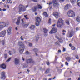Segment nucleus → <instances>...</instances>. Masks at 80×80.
<instances>
[{"mask_svg":"<svg viewBox=\"0 0 80 80\" xmlns=\"http://www.w3.org/2000/svg\"><path fill=\"white\" fill-rule=\"evenodd\" d=\"M18 43L20 47L19 49V52L21 53H22L24 50V49L25 48V46L24 44L22 43V42L19 41Z\"/></svg>","mask_w":80,"mask_h":80,"instance_id":"f257e3e1","label":"nucleus"},{"mask_svg":"<svg viewBox=\"0 0 80 80\" xmlns=\"http://www.w3.org/2000/svg\"><path fill=\"white\" fill-rule=\"evenodd\" d=\"M63 25V20L62 19H59L57 23V27L61 28Z\"/></svg>","mask_w":80,"mask_h":80,"instance_id":"f03ea898","label":"nucleus"},{"mask_svg":"<svg viewBox=\"0 0 80 80\" xmlns=\"http://www.w3.org/2000/svg\"><path fill=\"white\" fill-rule=\"evenodd\" d=\"M26 10V9L25 8L24 6L20 4L19 6V12H20L22 11L23 12H25Z\"/></svg>","mask_w":80,"mask_h":80,"instance_id":"7ed1b4c3","label":"nucleus"},{"mask_svg":"<svg viewBox=\"0 0 80 80\" xmlns=\"http://www.w3.org/2000/svg\"><path fill=\"white\" fill-rule=\"evenodd\" d=\"M68 15L69 17H73L75 16V12L73 11H69L68 13Z\"/></svg>","mask_w":80,"mask_h":80,"instance_id":"20e7f679","label":"nucleus"},{"mask_svg":"<svg viewBox=\"0 0 80 80\" xmlns=\"http://www.w3.org/2000/svg\"><path fill=\"white\" fill-rule=\"evenodd\" d=\"M5 27H6V23L5 22H0V29L3 28Z\"/></svg>","mask_w":80,"mask_h":80,"instance_id":"39448f33","label":"nucleus"},{"mask_svg":"<svg viewBox=\"0 0 80 80\" xmlns=\"http://www.w3.org/2000/svg\"><path fill=\"white\" fill-rule=\"evenodd\" d=\"M36 26H39L40 24V22L41 21V19L40 18L38 17L36 18Z\"/></svg>","mask_w":80,"mask_h":80,"instance_id":"423d86ee","label":"nucleus"},{"mask_svg":"<svg viewBox=\"0 0 80 80\" xmlns=\"http://www.w3.org/2000/svg\"><path fill=\"white\" fill-rule=\"evenodd\" d=\"M7 31L6 30L2 31L0 32V37H4L6 35Z\"/></svg>","mask_w":80,"mask_h":80,"instance_id":"0eeeda50","label":"nucleus"},{"mask_svg":"<svg viewBox=\"0 0 80 80\" xmlns=\"http://www.w3.org/2000/svg\"><path fill=\"white\" fill-rule=\"evenodd\" d=\"M52 3L54 7H58L59 6L58 2V0H53Z\"/></svg>","mask_w":80,"mask_h":80,"instance_id":"6e6552de","label":"nucleus"},{"mask_svg":"<svg viewBox=\"0 0 80 80\" xmlns=\"http://www.w3.org/2000/svg\"><path fill=\"white\" fill-rule=\"evenodd\" d=\"M21 21H22V27L24 28H27L28 26V24H25L22 19L21 20Z\"/></svg>","mask_w":80,"mask_h":80,"instance_id":"1a4fd4ad","label":"nucleus"},{"mask_svg":"<svg viewBox=\"0 0 80 80\" xmlns=\"http://www.w3.org/2000/svg\"><path fill=\"white\" fill-rule=\"evenodd\" d=\"M57 31V29L56 28H53L52 30L49 32L50 34H53V33H55Z\"/></svg>","mask_w":80,"mask_h":80,"instance_id":"9d476101","label":"nucleus"},{"mask_svg":"<svg viewBox=\"0 0 80 80\" xmlns=\"http://www.w3.org/2000/svg\"><path fill=\"white\" fill-rule=\"evenodd\" d=\"M26 62L28 64L32 63H35V61L32 59H28L26 60Z\"/></svg>","mask_w":80,"mask_h":80,"instance_id":"9b49d317","label":"nucleus"},{"mask_svg":"<svg viewBox=\"0 0 80 80\" xmlns=\"http://www.w3.org/2000/svg\"><path fill=\"white\" fill-rule=\"evenodd\" d=\"M53 15L56 18H58L60 16V14L57 12H54L53 13Z\"/></svg>","mask_w":80,"mask_h":80,"instance_id":"f8f14e48","label":"nucleus"},{"mask_svg":"<svg viewBox=\"0 0 80 80\" xmlns=\"http://www.w3.org/2000/svg\"><path fill=\"white\" fill-rule=\"evenodd\" d=\"M5 72H3L1 73V79H2V80H4L5 78Z\"/></svg>","mask_w":80,"mask_h":80,"instance_id":"ddd939ff","label":"nucleus"},{"mask_svg":"<svg viewBox=\"0 0 80 80\" xmlns=\"http://www.w3.org/2000/svg\"><path fill=\"white\" fill-rule=\"evenodd\" d=\"M19 62H20L19 59L17 58L14 59V63L15 65H18L19 63Z\"/></svg>","mask_w":80,"mask_h":80,"instance_id":"4468645a","label":"nucleus"},{"mask_svg":"<svg viewBox=\"0 0 80 80\" xmlns=\"http://www.w3.org/2000/svg\"><path fill=\"white\" fill-rule=\"evenodd\" d=\"M37 6H34L33 7L32 9H31L32 11L34 12H35L37 11Z\"/></svg>","mask_w":80,"mask_h":80,"instance_id":"2eb2a0df","label":"nucleus"},{"mask_svg":"<svg viewBox=\"0 0 80 80\" xmlns=\"http://www.w3.org/2000/svg\"><path fill=\"white\" fill-rule=\"evenodd\" d=\"M0 67L2 69H5L6 68V65L5 64H3L2 65H0Z\"/></svg>","mask_w":80,"mask_h":80,"instance_id":"dca6fc26","label":"nucleus"},{"mask_svg":"<svg viewBox=\"0 0 80 80\" xmlns=\"http://www.w3.org/2000/svg\"><path fill=\"white\" fill-rule=\"evenodd\" d=\"M11 32H12V28L11 27H9L8 30V35H10Z\"/></svg>","mask_w":80,"mask_h":80,"instance_id":"f3484780","label":"nucleus"},{"mask_svg":"<svg viewBox=\"0 0 80 80\" xmlns=\"http://www.w3.org/2000/svg\"><path fill=\"white\" fill-rule=\"evenodd\" d=\"M68 35L69 37H73V33L72 32H70L68 33Z\"/></svg>","mask_w":80,"mask_h":80,"instance_id":"a211bd4d","label":"nucleus"},{"mask_svg":"<svg viewBox=\"0 0 80 80\" xmlns=\"http://www.w3.org/2000/svg\"><path fill=\"white\" fill-rule=\"evenodd\" d=\"M43 15L45 18H48V14L46 12H44L43 13Z\"/></svg>","mask_w":80,"mask_h":80,"instance_id":"6ab92c4d","label":"nucleus"},{"mask_svg":"<svg viewBox=\"0 0 80 80\" xmlns=\"http://www.w3.org/2000/svg\"><path fill=\"white\" fill-rule=\"evenodd\" d=\"M20 17H19L18 18L17 21L16 22V24L18 25L20 24Z\"/></svg>","mask_w":80,"mask_h":80,"instance_id":"aec40b11","label":"nucleus"},{"mask_svg":"<svg viewBox=\"0 0 80 80\" xmlns=\"http://www.w3.org/2000/svg\"><path fill=\"white\" fill-rule=\"evenodd\" d=\"M35 25H32L30 27V28L31 30H35Z\"/></svg>","mask_w":80,"mask_h":80,"instance_id":"412c9836","label":"nucleus"},{"mask_svg":"<svg viewBox=\"0 0 80 80\" xmlns=\"http://www.w3.org/2000/svg\"><path fill=\"white\" fill-rule=\"evenodd\" d=\"M69 8V5L68 4H67L65 7L64 8V10H68Z\"/></svg>","mask_w":80,"mask_h":80,"instance_id":"4be33fe9","label":"nucleus"},{"mask_svg":"<svg viewBox=\"0 0 80 80\" xmlns=\"http://www.w3.org/2000/svg\"><path fill=\"white\" fill-rule=\"evenodd\" d=\"M72 58L69 57H68L66 58V60L68 61V62H70V60H71Z\"/></svg>","mask_w":80,"mask_h":80,"instance_id":"5701e85b","label":"nucleus"},{"mask_svg":"<svg viewBox=\"0 0 80 80\" xmlns=\"http://www.w3.org/2000/svg\"><path fill=\"white\" fill-rule=\"evenodd\" d=\"M43 30L44 31V33H47L48 30L46 28H43Z\"/></svg>","mask_w":80,"mask_h":80,"instance_id":"b1692460","label":"nucleus"},{"mask_svg":"<svg viewBox=\"0 0 80 80\" xmlns=\"http://www.w3.org/2000/svg\"><path fill=\"white\" fill-rule=\"evenodd\" d=\"M66 23L67 25H70V21L68 20H67L66 21Z\"/></svg>","mask_w":80,"mask_h":80,"instance_id":"393cba45","label":"nucleus"},{"mask_svg":"<svg viewBox=\"0 0 80 80\" xmlns=\"http://www.w3.org/2000/svg\"><path fill=\"white\" fill-rule=\"evenodd\" d=\"M71 2L72 3L74 4L76 3V0H71Z\"/></svg>","mask_w":80,"mask_h":80,"instance_id":"a878e982","label":"nucleus"},{"mask_svg":"<svg viewBox=\"0 0 80 80\" xmlns=\"http://www.w3.org/2000/svg\"><path fill=\"white\" fill-rule=\"evenodd\" d=\"M76 20L77 22H80V17L78 16L76 18Z\"/></svg>","mask_w":80,"mask_h":80,"instance_id":"bb28decb","label":"nucleus"},{"mask_svg":"<svg viewBox=\"0 0 80 80\" xmlns=\"http://www.w3.org/2000/svg\"><path fill=\"white\" fill-rule=\"evenodd\" d=\"M50 72V69H48L45 72V73L47 74Z\"/></svg>","mask_w":80,"mask_h":80,"instance_id":"cd10ccee","label":"nucleus"},{"mask_svg":"<svg viewBox=\"0 0 80 80\" xmlns=\"http://www.w3.org/2000/svg\"><path fill=\"white\" fill-rule=\"evenodd\" d=\"M33 51L34 52H35L36 53V52H37L38 51V49L37 48H35L34 49H33Z\"/></svg>","mask_w":80,"mask_h":80,"instance_id":"c85d7f7f","label":"nucleus"},{"mask_svg":"<svg viewBox=\"0 0 80 80\" xmlns=\"http://www.w3.org/2000/svg\"><path fill=\"white\" fill-rule=\"evenodd\" d=\"M77 5L79 6V7H80V0H78Z\"/></svg>","mask_w":80,"mask_h":80,"instance_id":"c756f323","label":"nucleus"},{"mask_svg":"<svg viewBox=\"0 0 80 80\" xmlns=\"http://www.w3.org/2000/svg\"><path fill=\"white\" fill-rule=\"evenodd\" d=\"M28 67V64L27 63H25L23 65L24 68H26Z\"/></svg>","mask_w":80,"mask_h":80,"instance_id":"7c9ffc66","label":"nucleus"},{"mask_svg":"<svg viewBox=\"0 0 80 80\" xmlns=\"http://www.w3.org/2000/svg\"><path fill=\"white\" fill-rule=\"evenodd\" d=\"M38 7L39 9H42V7L40 5H38Z\"/></svg>","mask_w":80,"mask_h":80,"instance_id":"2f4dec72","label":"nucleus"},{"mask_svg":"<svg viewBox=\"0 0 80 80\" xmlns=\"http://www.w3.org/2000/svg\"><path fill=\"white\" fill-rule=\"evenodd\" d=\"M58 41L60 43H62V42H63V40H62V38H60L58 40Z\"/></svg>","mask_w":80,"mask_h":80,"instance_id":"473e14b6","label":"nucleus"},{"mask_svg":"<svg viewBox=\"0 0 80 80\" xmlns=\"http://www.w3.org/2000/svg\"><path fill=\"white\" fill-rule=\"evenodd\" d=\"M27 16H28L27 15H26L24 16V18H25L26 19V20H28V19H29V18L27 17Z\"/></svg>","mask_w":80,"mask_h":80,"instance_id":"72a5a7b5","label":"nucleus"},{"mask_svg":"<svg viewBox=\"0 0 80 80\" xmlns=\"http://www.w3.org/2000/svg\"><path fill=\"white\" fill-rule=\"evenodd\" d=\"M27 16H28L27 15H26L24 16V18H25L26 19V20H28V19H29V18L27 17Z\"/></svg>","mask_w":80,"mask_h":80,"instance_id":"f704fd0d","label":"nucleus"},{"mask_svg":"<svg viewBox=\"0 0 80 80\" xmlns=\"http://www.w3.org/2000/svg\"><path fill=\"white\" fill-rule=\"evenodd\" d=\"M27 16H28L27 15H26L24 16V18H25L26 19V20H28V19H29V18L27 17Z\"/></svg>","mask_w":80,"mask_h":80,"instance_id":"c9c22d12","label":"nucleus"},{"mask_svg":"<svg viewBox=\"0 0 80 80\" xmlns=\"http://www.w3.org/2000/svg\"><path fill=\"white\" fill-rule=\"evenodd\" d=\"M27 16H28L27 15H26L24 16V18H25L26 19V20H28V19H29V18L27 17Z\"/></svg>","mask_w":80,"mask_h":80,"instance_id":"e433bc0d","label":"nucleus"},{"mask_svg":"<svg viewBox=\"0 0 80 80\" xmlns=\"http://www.w3.org/2000/svg\"><path fill=\"white\" fill-rule=\"evenodd\" d=\"M1 43L2 44V45H4L5 44V41L2 40V41H1Z\"/></svg>","mask_w":80,"mask_h":80,"instance_id":"4c0bfd02","label":"nucleus"},{"mask_svg":"<svg viewBox=\"0 0 80 80\" xmlns=\"http://www.w3.org/2000/svg\"><path fill=\"white\" fill-rule=\"evenodd\" d=\"M4 57H5V58H7L8 57L7 54H4Z\"/></svg>","mask_w":80,"mask_h":80,"instance_id":"58836bf2","label":"nucleus"},{"mask_svg":"<svg viewBox=\"0 0 80 80\" xmlns=\"http://www.w3.org/2000/svg\"><path fill=\"white\" fill-rule=\"evenodd\" d=\"M26 53L27 54V55H30V52H29L28 51H26Z\"/></svg>","mask_w":80,"mask_h":80,"instance_id":"ea45409f","label":"nucleus"},{"mask_svg":"<svg viewBox=\"0 0 80 80\" xmlns=\"http://www.w3.org/2000/svg\"><path fill=\"white\" fill-rule=\"evenodd\" d=\"M55 44L56 45H60V43H59L58 41L56 42Z\"/></svg>","mask_w":80,"mask_h":80,"instance_id":"a19ab883","label":"nucleus"},{"mask_svg":"<svg viewBox=\"0 0 80 80\" xmlns=\"http://www.w3.org/2000/svg\"><path fill=\"white\" fill-rule=\"evenodd\" d=\"M48 23L50 25V24H51V19H49Z\"/></svg>","mask_w":80,"mask_h":80,"instance_id":"79ce46f5","label":"nucleus"},{"mask_svg":"<svg viewBox=\"0 0 80 80\" xmlns=\"http://www.w3.org/2000/svg\"><path fill=\"white\" fill-rule=\"evenodd\" d=\"M55 78H56V77H54L53 78H50L48 80H52V79H55Z\"/></svg>","mask_w":80,"mask_h":80,"instance_id":"37998d69","label":"nucleus"},{"mask_svg":"<svg viewBox=\"0 0 80 80\" xmlns=\"http://www.w3.org/2000/svg\"><path fill=\"white\" fill-rule=\"evenodd\" d=\"M28 45H29V47H32V44L29 43Z\"/></svg>","mask_w":80,"mask_h":80,"instance_id":"c03bdc74","label":"nucleus"},{"mask_svg":"<svg viewBox=\"0 0 80 80\" xmlns=\"http://www.w3.org/2000/svg\"><path fill=\"white\" fill-rule=\"evenodd\" d=\"M71 48L72 50H75V48L74 46H72Z\"/></svg>","mask_w":80,"mask_h":80,"instance_id":"a18cd8bd","label":"nucleus"},{"mask_svg":"<svg viewBox=\"0 0 80 80\" xmlns=\"http://www.w3.org/2000/svg\"><path fill=\"white\" fill-rule=\"evenodd\" d=\"M10 60H11V58H10L7 60L6 62H10Z\"/></svg>","mask_w":80,"mask_h":80,"instance_id":"49530a36","label":"nucleus"},{"mask_svg":"<svg viewBox=\"0 0 80 80\" xmlns=\"http://www.w3.org/2000/svg\"><path fill=\"white\" fill-rule=\"evenodd\" d=\"M12 51H10L9 52V55H12Z\"/></svg>","mask_w":80,"mask_h":80,"instance_id":"de8ad7c7","label":"nucleus"},{"mask_svg":"<svg viewBox=\"0 0 80 80\" xmlns=\"http://www.w3.org/2000/svg\"><path fill=\"white\" fill-rule=\"evenodd\" d=\"M75 57L77 59H78L79 58L78 56L77 55H75Z\"/></svg>","mask_w":80,"mask_h":80,"instance_id":"09e8293b","label":"nucleus"},{"mask_svg":"<svg viewBox=\"0 0 80 80\" xmlns=\"http://www.w3.org/2000/svg\"><path fill=\"white\" fill-rule=\"evenodd\" d=\"M46 63L47 65H50V62H49L48 61H47Z\"/></svg>","mask_w":80,"mask_h":80,"instance_id":"8fccbe9b","label":"nucleus"},{"mask_svg":"<svg viewBox=\"0 0 80 80\" xmlns=\"http://www.w3.org/2000/svg\"><path fill=\"white\" fill-rule=\"evenodd\" d=\"M44 35L45 37H47L48 35V34L47 33H44Z\"/></svg>","mask_w":80,"mask_h":80,"instance_id":"3c124183","label":"nucleus"},{"mask_svg":"<svg viewBox=\"0 0 80 80\" xmlns=\"http://www.w3.org/2000/svg\"><path fill=\"white\" fill-rule=\"evenodd\" d=\"M65 65H67V66H68V63L67 62H65Z\"/></svg>","mask_w":80,"mask_h":80,"instance_id":"603ef678","label":"nucleus"},{"mask_svg":"<svg viewBox=\"0 0 80 80\" xmlns=\"http://www.w3.org/2000/svg\"><path fill=\"white\" fill-rule=\"evenodd\" d=\"M66 50V49H65V48H63V52H65Z\"/></svg>","mask_w":80,"mask_h":80,"instance_id":"864d4df0","label":"nucleus"},{"mask_svg":"<svg viewBox=\"0 0 80 80\" xmlns=\"http://www.w3.org/2000/svg\"><path fill=\"white\" fill-rule=\"evenodd\" d=\"M39 38H38V37L36 38V41L37 42V41H38V40Z\"/></svg>","mask_w":80,"mask_h":80,"instance_id":"5fc2aeb1","label":"nucleus"},{"mask_svg":"<svg viewBox=\"0 0 80 80\" xmlns=\"http://www.w3.org/2000/svg\"><path fill=\"white\" fill-rule=\"evenodd\" d=\"M32 1L34 2H37V0H32Z\"/></svg>","mask_w":80,"mask_h":80,"instance_id":"6e6d98bb","label":"nucleus"},{"mask_svg":"<svg viewBox=\"0 0 80 80\" xmlns=\"http://www.w3.org/2000/svg\"><path fill=\"white\" fill-rule=\"evenodd\" d=\"M20 39L21 40H23V39L22 38V36H21L20 38Z\"/></svg>","mask_w":80,"mask_h":80,"instance_id":"4d7b16f0","label":"nucleus"},{"mask_svg":"<svg viewBox=\"0 0 80 80\" xmlns=\"http://www.w3.org/2000/svg\"><path fill=\"white\" fill-rule=\"evenodd\" d=\"M79 30V28H76V30L77 31H78V30Z\"/></svg>","mask_w":80,"mask_h":80,"instance_id":"13d9d810","label":"nucleus"},{"mask_svg":"<svg viewBox=\"0 0 80 80\" xmlns=\"http://www.w3.org/2000/svg\"><path fill=\"white\" fill-rule=\"evenodd\" d=\"M11 1V0H8V3H10V2Z\"/></svg>","mask_w":80,"mask_h":80,"instance_id":"bf43d9fd","label":"nucleus"},{"mask_svg":"<svg viewBox=\"0 0 80 80\" xmlns=\"http://www.w3.org/2000/svg\"><path fill=\"white\" fill-rule=\"evenodd\" d=\"M60 2H63L65 1V0H59Z\"/></svg>","mask_w":80,"mask_h":80,"instance_id":"052dcab7","label":"nucleus"},{"mask_svg":"<svg viewBox=\"0 0 80 80\" xmlns=\"http://www.w3.org/2000/svg\"><path fill=\"white\" fill-rule=\"evenodd\" d=\"M62 32H63L64 33V32L65 33H66V31H65V30H63V31H62Z\"/></svg>","mask_w":80,"mask_h":80,"instance_id":"680f3d73","label":"nucleus"},{"mask_svg":"<svg viewBox=\"0 0 80 80\" xmlns=\"http://www.w3.org/2000/svg\"><path fill=\"white\" fill-rule=\"evenodd\" d=\"M22 58L23 61H25V58H24L23 57H22Z\"/></svg>","mask_w":80,"mask_h":80,"instance_id":"e2e57ef3","label":"nucleus"},{"mask_svg":"<svg viewBox=\"0 0 80 80\" xmlns=\"http://www.w3.org/2000/svg\"><path fill=\"white\" fill-rule=\"evenodd\" d=\"M56 38H57V39H58V40H59V39H60V38H59L58 37V36H56Z\"/></svg>","mask_w":80,"mask_h":80,"instance_id":"0e129e2a","label":"nucleus"},{"mask_svg":"<svg viewBox=\"0 0 80 80\" xmlns=\"http://www.w3.org/2000/svg\"><path fill=\"white\" fill-rule=\"evenodd\" d=\"M27 71L28 72V73H29V72H30V70H29V69H27Z\"/></svg>","mask_w":80,"mask_h":80,"instance_id":"69168bd1","label":"nucleus"},{"mask_svg":"<svg viewBox=\"0 0 80 80\" xmlns=\"http://www.w3.org/2000/svg\"><path fill=\"white\" fill-rule=\"evenodd\" d=\"M2 11H3V12H5V11H6V9H3Z\"/></svg>","mask_w":80,"mask_h":80,"instance_id":"338daca9","label":"nucleus"},{"mask_svg":"<svg viewBox=\"0 0 80 80\" xmlns=\"http://www.w3.org/2000/svg\"><path fill=\"white\" fill-rule=\"evenodd\" d=\"M52 2H50V3H49V7H50V5H52Z\"/></svg>","mask_w":80,"mask_h":80,"instance_id":"774afa93","label":"nucleus"}]
</instances>
